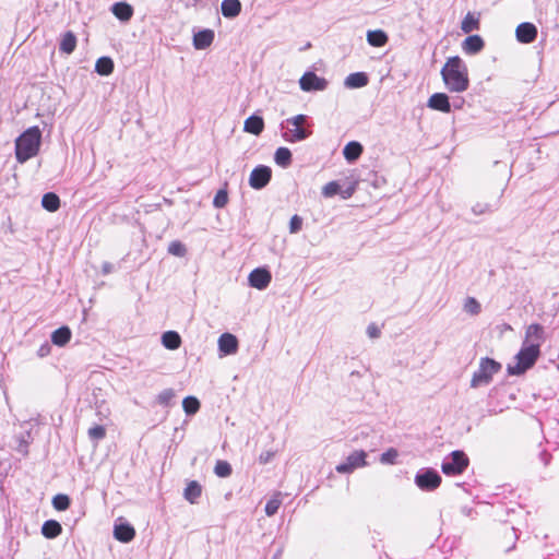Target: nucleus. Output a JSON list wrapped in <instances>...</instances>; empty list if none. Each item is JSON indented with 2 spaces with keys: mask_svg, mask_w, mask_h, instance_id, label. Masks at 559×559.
<instances>
[{
  "mask_svg": "<svg viewBox=\"0 0 559 559\" xmlns=\"http://www.w3.org/2000/svg\"><path fill=\"white\" fill-rule=\"evenodd\" d=\"M445 88L451 93H463L469 86L468 69L459 57H450L440 72Z\"/></svg>",
  "mask_w": 559,
  "mask_h": 559,
  "instance_id": "obj_1",
  "label": "nucleus"
},
{
  "mask_svg": "<svg viewBox=\"0 0 559 559\" xmlns=\"http://www.w3.org/2000/svg\"><path fill=\"white\" fill-rule=\"evenodd\" d=\"M41 141V132L38 127H31L15 141V156L20 163H25L37 155Z\"/></svg>",
  "mask_w": 559,
  "mask_h": 559,
  "instance_id": "obj_2",
  "label": "nucleus"
},
{
  "mask_svg": "<svg viewBox=\"0 0 559 559\" xmlns=\"http://www.w3.org/2000/svg\"><path fill=\"white\" fill-rule=\"evenodd\" d=\"M308 117L306 115H297L282 121V136L286 142L296 143L308 139L312 131L306 127Z\"/></svg>",
  "mask_w": 559,
  "mask_h": 559,
  "instance_id": "obj_3",
  "label": "nucleus"
},
{
  "mask_svg": "<svg viewBox=\"0 0 559 559\" xmlns=\"http://www.w3.org/2000/svg\"><path fill=\"white\" fill-rule=\"evenodd\" d=\"M540 355L538 344H523L520 352L516 354L515 365L508 366V372L511 376L523 374L526 370L532 368Z\"/></svg>",
  "mask_w": 559,
  "mask_h": 559,
  "instance_id": "obj_4",
  "label": "nucleus"
},
{
  "mask_svg": "<svg viewBox=\"0 0 559 559\" xmlns=\"http://www.w3.org/2000/svg\"><path fill=\"white\" fill-rule=\"evenodd\" d=\"M500 369L501 365L496 360L488 357L481 358L478 369L473 373L471 388L476 389L488 385L491 382L493 374L499 372Z\"/></svg>",
  "mask_w": 559,
  "mask_h": 559,
  "instance_id": "obj_5",
  "label": "nucleus"
},
{
  "mask_svg": "<svg viewBox=\"0 0 559 559\" xmlns=\"http://www.w3.org/2000/svg\"><path fill=\"white\" fill-rule=\"evenodd\" d=\"M468 463L467 455L463 451L455 450L444 457L441 471L448 476L461 475L467 468Z\"/></svg>",
  "mask_w": 559,
  "mask_h": 559,
  "instance_id": "obj_6",
  "label": "nucleus"
},
{
  "mask_svg": "<svg viewBox=\"0 0 559 559\" xmlns=\"http://www.w3.org/2000/svg\"><path fill=\"white\" fill-rule=\"evenodd\" d=\"M441 476L432 468H423L415 475L416 486L424 491H432L441 484Z\"/></svg>",
  "mask_w": 559,
  "mask_h": 559,
  "instance_id": "obj_7",
  "label": "nucleus"
},
{
  "mask_svg": "<svg viewBox=\"0 0 559 559\" xmlns=\"http://www.w3.org/2000/svg\"><path fill=\"white\" fill-rule=\"evenodd\" d=\"M367 452L364 450H356L352 452L344 462L336 465L335 471L340 474H350L355 469L367 466Z\"/></svg>",
  "mask_w": 559,
  "mask_h": 559,
  "instance_id": "obj_8",
  "label": "nucleus"
},
{
  "mask_svg": "<svg viewBox=\"0 0 559 559\" xmlns=\"http://www.w3.org/2000/svg\"><path fill=\"white\" fill-rule=\"evenodd\" d=\"M328 81L318 76L314 72L308 71L299 80L300 88L304 92L324 91L328 87Z\"/></svg>",
  "mask_w": 559,
  "mask_h": 559,
  "instance_id": "obj_9",
  "label": "nucleus"
},
{
  "mask_svg": "<svg viewBox=\"0 0 559 559\" xmlns=\"http://www.w3.org/2000/svg\"><path fill=\"white\" fill-rule=\"evenodd\" d=\"M272 169L269 166L259 165L252 169L249 177L251 188L260 190L264 188L271 180Z\"/></svg>",
  "mask_w": 559,
  "mask_h": 559,
  "instance_id": "obj_10",
  "label": "nucleus"
},
{
  "mask_svg": "<svg viewBox=\"0 0 559 559\" xmlns=\"http://www.w3.org/2000/svg\"><path fill=\"white\" fill-rule=\"evenodd\" d=\"M248 281L251 287L263 290L270 285L272 275L266 269L258 267L251 271Z\"/></svg>",
  "mask_w": 559,
  "mask_h": 559,
  "instance_id": "obj_11",
  "label": "nucleus"
},
{
  "mask_svg": "<svg viewBox=\"0 0 559 559\" xmlns=\"http://www.w3.org/2000/svg\"><path fill=\"white\" fill-rule=\"evenodd\" d=\"M515 37L522 44H531L537 37V28L533 23L523 22L516 26Z\"/></svg>",
  "mask_w": 559,
  "mask_h": 559,
  "instance_id": "obj_12",
  "label": "nucleus"
},
{
  "mask_svg": "<svg viewBox=\"0 0 559 559\" xmlns=\"http://www.w3.org/2000/svg\"><path fill=\"white\" fill-rule=\"evenodd\" d=\"M427 106L430 109L438 110V111L445 112V114H449L451 111V104L449 100V96L444 93L432 94L427 102Z\"/></svg>",
  "mask_w": 559,
  "mask_h": 559,
  "instance_id": "obj_13",
  "label": "nucleus"
},
{
  "mask_svg": "<svg viewBox=\"0 0 559 559\" xmlns=\"http://www.w3.org/2000/svg\"><path fill=\"white\" fill-rule=\"evenodd\" d=\"M218 349L223 355H233L238 350V340L234 334L223 333L218 338Z\"/></svg>",
  "mask_w": 559,
  "mask_h": 559,
  "instance_id": "obj_14",
  "label": "nucleus"
},
{
  "mask_svg": "<svg viewBox=\"0 0 559 559\" xmlns=\"http://www.w3.org/2000/svg\"><path fill=\"white\" fill-rule=\"evenodd\" d=\"M544 342V328L540 324L533 323L527 326L525 332V341L523 344H538Z\"/></svg>",
  "mask_w": 559,
  "mask_h": 559,
  "instance_id": "obj_15",
  "label": "nucleus"
},
{
  "mask_svg": "<svg viewBox=\"0 0 559 559\" xmlns=\"http://www.w3.org/2000/svg\"><path fill=\"white\" fill-rule=\"evenodd\" d=\"M484 46L485 43L479 35H469L462 43V49L467 55L478 53Z\"/></svg>",
  "mask_w": 559,
  "mask_h": 559,
  "instance_id": "obj_16",
  "label": "nucleus"
},
{
  "mask_svg": "<svg viewBox=\"0 0 559 559\" xmlns=\"http://www.w3.org/2000/svg\"><path fill=\"white\" fill-rule=\"evenodd\" d=\"M114 536L119 542L129 543L134 538L135 531L129 523H120L115 525Z\"/></svg>",
  "mask_w": 559,
  "mask_h": 559,
  "instance_id": "obj_17",
  "label": "nucleus"
},
{
  "mask_svg": "<svg viewBox=\"0 0 559 559\" xmlns=\"http://www.w3.org/2000/svg\"><path fill=\"white\" fill-rule=\"evenodd\" d=\"M214 32L212 29H203L194 34L193 46L195 49L202 50L210 47L214 40Z\"/></svg>",
  "mask_w": 559,
  "mask_h": 559,
  "instance_id": "obj_18",
  "label": "nucleus"
},
{
  "mask_svg": "<svg viewBox=\"0 0 559 559\" xmlns=\"http://www.w3.org/2000/svg\"><path fill=\"white\" fill-rule=\"evenodd\" d=\"M369 78L365 72H355L346 76L344 85L347 88H360L368 84Z\"/></svg>",
  "mask_w": 559,
  "mask_h": 559,
  "instance_id": "obj_19",
  "label": "nucleus"
},
{
  "mask_svg": "<svg viewBox=\"0 0 559 559\" xmlns=\"http://www.w3.org/2000/svg\"><path fill=\"white\" fill-rule=\"evenodd\" d=\"M221 10L225 17L234 19L241 12V3L239 0H223Z\"/></svg>",
  "mask_w": 559,
  "mask_h": 559,
  "instance_id": "obj_20",
  "label": "nucleus"
},
{
  "mask_svg": "<svg viewBox=\"0 0 559 559\" xmlns=\"http://www.w3.org/2000/svg\"><path fill=\"white\" fill-rule=\"evenodd\" d=\"M111 12L118 20L128 22L133 15V8L126 2H117L111 7Z\"/></svg>",
  "mask_w": 559,
  "mask_h": 559,
  "instance_id": "obj_21",
  "label": "nucleus"
},
{
  "mask_svg": "<svg viewBox=\"0 0 559 559\" xmlns=\"http://www.w3.org/2000/svg\"><path fill=\"white\" fill-rule=\"evenodd\" d=\"M264 128V121L262 117L252 115L246 119L243 130L248 133L259 135Z\"/></svg>",
  "mask_w": 559,
  "mask_h": 559,
  "instance_id": "obj_22",
  "label": "nucleus"
},
{
  "mask_svg": "<svg viewBox=\"0 0 559 559\" xmlns=\"http://www.w3.org/2000/svg\"><path fill=\"white\" fill-rule=\"evenodd\" d=\"M362 150V145L359 142L352 141L345 145L343 155L347 162L353 163L360 157Z\"/></svg>",
  "mask_w": 559,
  "mask_h": 559,
  "instance_id": "obj_23",
  "label": "nucleus"
},
{
  "mask_svg": "<svg viewBox=\"0 0 559 559\" xmlns=\"http://www.w3.org/2000/svg\"><path fill=\"white\" fill-rule=\"evenodd\" d=\"M71 330L68 326H61L51 334V342L57 346H64L71 340Z\"/></svg>",
  "mask_w": 559,
  "mask_h": 559,
  "instance_id": "obj_24",
  "label": "nucleus"
},
{
  "mask_svg": "<svg viewBox=\"0 0 559 559\" xmlns=\"http://www.w3.org/2000/svg\"><path fill=\"white\" fill-rule=\"evenodd\" d=\"M61 532V524L55 520H47L41 526V534L49 539L56 538Z\"/></svg>",
  "mask_w": 559,
  "mask_h": 559,
  "instance_id": "obj_25",
  "label": "nucleus"
},
{
  "mask_svg": "<svg viewBox=\"0 0 559 559\" xmlns=\"http://www.w3.org/2000/svg\"><path fill=\"white\" fill-rule=\"evenodd\" d=\"M389 40L388 35L382 29L368 31L367 41L373 47H383Z\"/></svg>",
  "mask_w": 559,
  "mask_h": 559,
  "instance_id": "obj_26",
  "label": "nucleus"
},
{
  "mask_svg": "<svg viewBox=\"0 0 559 559\" xmlns=\"http://www.w3.org/2000/svg\"><path fill=\"white\" fill-rule=\"evenodd\" d=\"M162 344L167 349H177L181 345V337L176 331H167L162 335Z\"/></svg>",
  "mask_w": 559,
  "mask_h": 559,
  "instance_id": "obj_27",
  "label": "nucleus"
},
{
  "mask_svg": "<svg viewBox=\"0 0 559 559\" xmlns=\"http://www.w3.org/2000/svg\"><path fill=\"white\" fill-rule=\"evenodd\" d=\"M201 485L198 481L192 480L187 485L183 496L190 503H197L199 498L201 497Z\"/></svg>",
  "mask_w": 559,
  "mask_h": 559,
  "instance_id": "obj_28",
  "label": "nucleus"
},
{
  "mask_svg": "<svg viewBox=\"0 0 559 559\" xmlns=\"http://www.w3.org/2000/svg\"><path fill=\"white\" fill-rule=\"evenodd\" d=\"M76 47V37L72 32H67L60 41L59 50L67 55H70L74 51Z\"/></svg>",
  "mask_w": 559,
  "mask_h": 559,
  "instance_id": "obj_29",
  "label": "nucleus"
},
{
  "mask_svg": "<svg viewBox=\"0 0 559 559\" xmlns=\"http://www.w3.org/2000/svg\"><path fill=\"white\" fill-rule=\"evenodd\" d=\"M461 29L465 34H469L473 31L479 29V19L475 16L473 13L468 12L461 23Z\"/></svg>",
  "mask_w": 559,
  "mask_h": 559,
  "instance_id": "obj_30",
  "label": "nucleus"
},
{
  "mask_svg": "<svg viewBox=\"0 0 559 559\" xmlns=\"http://www.w3.org/2000/svg\"><path fill=\"white\" fill-rule=\"evenodd\" d=\"M275 163L286 168L292 164V152L287 147H278L274 154Z\"/></svg>",
  "mask_w": 559,
  "mask_h": 559,
  "instance_id": "obj_31",
  "label": "nucleus"
},
{
  "mask_svg": "<svg viewBox=\"0 0 559 559\" xmlns=\"http://www.w3.org/2000/svg\"><path fill=\"white\" fill-rule=\"evenodd\" d=\"M41 205L45 210L55 212L60 206V199L56 193L47 192L43 195Z\"/></svg>",
  "mask_w": 559,
  "mask_h": 559,
  "instance_id": "obj_32",
  "label": "nucleus"
},
{
  "mask_svg": "<svg viewBox=\"0 0 559 559\" xmlns=\"http://www.w3.org/2000/svg\"><path fill=\"white\" fill-rule=\"evenodd\" d=\"M95 71L100 75H109L114 71V61L109 57H100L95 64Z\"/></svg>",
  "mask_w": 559,
  "mask_h": 559,
  "instance_id": "obj_33",
  "label": "nucleus"
},
{
  "mask_svg": "<svg viewBox=\"0 0 559 559\" xmlns=\"http://www.w3.org/2000/svg\"><path fill=\"white\" fill-rule=\"evenodd\" d=\"M499 204L498 201L496 203H488V202H477L472 206V212L475 215H483L486 213H491L498 209Z\"/></svg>",
  "mask_w": 559,
  "mask_h": 559,
  "instance_id": "obj_34",
  "label": "nucleus"
},
{
  "mask_svg": "<svg viewBox=\"0 0 559 559\" xmlns=\"http://www.w3.org/2000/svg\"><path fill=\"white\" fill-rule=\"evenodd\" d=\"M182 407L188 416L194 415L200 409V402L194 396H187L182 401Z\"/></svg>",
  "mask_w": 559,
  "mask_h": 559,
  "instance_id": "obj_35",
  "label": "nucleus"
},
{
  "mask_svg": "<svg viewBox=\"0 0 559 559\" xmlns=\"http://www.w3.org/2000/svg\"><path fill=\"white\" fill-rule=\"evenodd\" d=\"M282 504L281 493H275L265 504V513L267 516L274 515Z\"/></svg>",
  "mask_w": 559,
  "mask_h": 559,
  "instance_id": "obj_36",
  "label": "nucleus"
},
{
  "mask_svg": "<svg viewBox=\"0 0 559 559\" xmlns=\"http://www.w3.org/2000/svg\"><path fill=\"white\" fill-rule=\"evenodd\" d=\"M231 466L227 461H217L214 467V473L222 478L228 477L231 475Z\"/></svg>",
  "mask_w": 559,
  "mask_h": 559,
  "instance_id": "obj_37",
  "label": "nucleus"
},
{
  "mask_svg": "<svg viewBox=\"0 0 559 559\" xmlns=\"http://www.w3.org/2000/svg\"><path fill=\"white\" fill-rule=\"evenodd\" d=\"M174 397L175 391L173 389H165L157 395L156 401L159 405L168 407Z\"/></svg>",
  "mask_w": 559,
  "mask_h": 559,
  "instance_id": "obj_38",
  "label": "nucleus"
},
{
  "mask_svg": "<svg viewBox=\"0 0 559 559\" xmlns=\"http://www.w3.org/2000/svg\"><path fill=\"white\" fill-rule=\"evenodd\" d=\"M52 506L58 511H64L70 507V498L63 493L56 495L52 499Z\"/></svg>",
  "mask_w": 559,
  "mask_h": 559,
  "instance_id": "obj_39",
  "label": "nucleus"
},
{
  "mask_svg": "<svg viewBox=\"0 0 559 559\" xmlns=\"http://www.w3.org/2000/svg\"><path fill=\"white\" fill-rule=\"evenodd\" d=\"M481 310L480 304L474 297H467L464 302V311L477 316Z\"/></svg>",
  "mask_w": 559,
  "mask_h": 559,
  "instance_id": "obj_40",
  "label": "nucleus"
},
{
  "mask_svg": "<svg viewBox=\"0 0 559 559\" xmlns=\"http://www.w3.org/2000/svg\"><path fill=\"white\" fill-rule=\"evenodd\" d=\"M228 203V193L226 189H219L213 200V205L216 209H223Z\"/></svg>",
  "mask_w": 559,
  "mask_h": 559,
  "instance_id": "obj_41",
  "label": "nucleus"
},
{
  "mask_svg": "<svg viewBox=\"0 0 559 559\" xmlns=\"http://www.w3.org/2000/svg\"><path fill=\"white\" fill-rule=\"evenodd\" d=\"M87 435L91 440L99 441L106 437V429L104 426L95 425L88 429Z\"/></svg>",
  "mask_w": 559,
  "mask_h": 559,
  "instance_id": "obj_42",
  "label": "nucleus"
},
{
  "mask_svg": "<svg viewBox=\"0 0 559 559\" xmlns=\"http://www.w3.org/2000/svg\"><path fill=\"white\" fill-rule=\"evenodd\" d=\"M168 252L176 257H183L187 253V249L180 241H173L168 246Z\"/></svg>",
  "mask_w": 559,
  "mask_h": 559,
  "instance_id": "obj_43",
  "label": "nucleus"
},
{
  "mask_svg": "<svg viewBox=\"0 0 559 559\" xmlns=\"http://www.w3.org/2000/svg\"><path fill=\"white\" fill-rule=\"evenodd\" d=\"M340 192V185L336 181L328 182L323 189L322 194L325 198H332Z\"/></svg>",
  "mask_w": 559,
  "mask_h": 559,
  "instance_id": "obj_44",
  "label": "nucleus"
},
{
  "mask_svg": "<svg viewBox=\"0 0 559 559\" xmlns=\"http://www.w3.org/2000/svg\"><path fill=\"white\" fill-rule=\"evenodd\" d=\"M399 453L395 449L391 448L381 454L380 462L382 464H394Z\"/></svg>",
  "mask_w": 559,
  "mask_h": 559,
  "instance_id": "obj_45",
  "label": "nucleus"
},
{
  "mask_svg": "<svg viewBox=\"0 0 559 559\" xmlns=\"http://www.w3.org/2000/svg\"><path fill=\"white\" fill-rule=\"evenodd\" d=\"M301 226H302L301 217L298 215H294L289 222V231L292 234H296L301 229Z\"/></svg>",
  "mask_w": 559,
  "mask_h": 559,
  "instance_id": "obj_46",
  "label": "nucleus"
},
{
  "mask_svg": "<svg viewBox=\"0 0 559 559\" xmlns=\"http://www.w3.org/2000/svg\"><path fill=\"white\" fill-rule=\"evenodd\" d=\"M19 444L16 447V451L23 455H27L28 453V441L25 439L23 435L16 438Z\"/></svg>",
  "mask_w": 559,
  "mask_h": 559,
  "instance_id": "obj_47",
  "label": "nucleus"
},
{
  "mask_svg": "<svg viewBox=\"0 0 559 559\" xmlns=\"http://www.w3.org/2000/svg\"><path fill=\"white\" fill-rule=\"evenodd\" d=\"M367 335L370 338H378L381 335V330L376 323H370L367 326Z\"/></svg>",
  "mask_w": 559,
  "mask_h": 559,
  "instance_id": "obj_48",
  "label": "nucleus"
},
{
  "mask_svg": "<svg viewBox=\"0 0 559 559\" xmlns=\"http://www.w3.org/2000/svg\"><path fill=\"white\" fill-rule=\"evenodd\" d=\"M274 452L272 451H264L262 452L260 455H259V463L260 464H267L273 457H274Z\"/></svg>",
  "mask_w": 559,
  "mask_h": 559,
  "instance_id": "obj_49",
  "label": "nucleus"
},
{
  "mask_svg": "<svg viewBox=\"0 0 559 559\" xmlns=\"http://www.w3.org/2000/svg\"><path fill=\"white\" fill-rule=\"evenodd\" d=\"M50 350H51V346H50V344H49V343H47V342H46V343H44V344L39 347V349H38V352H37V355H38L39 357H46V356H48V355L50 354Z\"/></svg>",
  "mask_w": 559,
  "mask_h": 559,
  "instance_id": "obj_50",
  "label": "nucleus"
},
{
  "mask_svg": "<svg viewBox=\"0 0 559 559\" xmlns=\"http://www.w3.org/2000/svg\"><path fill=\"white\" fill-rule=\"evenodd\" d=\"M354 191H355V188H354V187H350V188L346 189V190L343 192V194H342L343 199H348V198H350V197L353 195Z\"/></svg>",
  "mask_w": 559,
  "mask_h": 559,
  "instance_id": "obj_51",
  "label": "nucleus"
},
{
  "mask_svg": "<svg viewBox=\"0 0 559 559\" xmlns=\"http://www.w3.org/2000/svg\"><path fill=\"white\" fill-rule=\"evenodd\" d=\"M111 270H112V265L110 263L106 262L103 264V273L104 274L110 273Z\"/></svg>",
  "mask_w": 559,
  "mask_h": 559,
  "instance_id": "obj_52",
  "label": "nucleus"
},
{
  "mask_svg": "<svg viewBox=\"0 0 559 559\" xmlns=\"http://www.w3.org/2000/svg\"><path fill=\"white\" fill-rule=\"evenodd\" d=\"M283 555V548L277 549L272 559H281Z\"/></svg>",
  "mask_w": 559,
  "mask_h": 559,
  "instance_id": "obj_53",
  "label": "nucleus"
},
{
  "mask_svg": "<svg viewBox=\"0 0 559 559\" xmlns=\"http://www.w3.org/2000/svg\"><path fill=\"white\" fill-rule=\"evenodd\" d=\"M463 103H464V100L461 98L457 102H454V107L460 109V108H462Z\"/></svg>",
  "mask_w": 559,
  "mask_h": 559,
  "instance_id": "obj_54",
  "label": "nucleus"
},
{
  "mask_svg": "<svg viewBox=\"0 0 559 559\" xmlns=\"http://www.w3.org/2000/svg\"><path fill=\"white\" fill-rule=\"evenodd\" d=\"M510 535H512L514 538H516L515 534H514V527H511L510 532H509Z\"/></svg>",
  "mask_w": 559,
  "mask_h": 559,
  "instance_id": "obj_55",
  "label": "nucleus"
},
{
  "mask_svg": "<svg viewBox=\"0 0 559 559\" xmlns=\"http://www.w3.org/2000/svg\"><path fill=\"white\" fill-rule=\"evenodd\" d=\"M512 548H514V544L511 547L507 548V551H510Z\"/></svg>",
  "mask_w": 559,
  "mask_h": 559,
  "instance_id": "obj_56",
  "label": "nucleus"
}]
</instances>
